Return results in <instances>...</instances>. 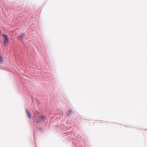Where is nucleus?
<instances>
[{"label":"nucleus","mask_w":147,"mask_h":147,"mask_svg":"<svg viewBox=\"0 0 147 147\" xmlns=\"http://www.w3.org/2000/svg\"><path fill=\"white\" fill-rule=\"evenodd\" d=\"M2 35L3 37H4V45H7L9 42L8 38L7 36L5 34H3Z\"/></svg>","instance_id":"1"},{"label":"nucleus","mask_w":147,"mask_h":147,"mask_svg":"<svg viewBox=\"0 0 147 147\" xmlns=\"http://www.w3.org/2000/svg\"><path fill=\"white\" fill-rule=\"evenodd\" d=\"M73 113V111L71 109H69L66 112L67 115L68 116H70Z\"/></svg>","instance_id":"2"},{"label":"nucleus","mask_w":147,"mask_h":147,"mask_svg":"<svg viewBox=\"0 0 147 147\" xmlns=\"http://www.w3.org/2000/svg\"><path fill=\"white\" fill-rule=\"evenodd\" d=\"M25 36V34L24 33L21 34L20 35L18 36V38L20 40H22L23 39L24 37Z\"/></svg>","instance_id":"3"},{"label":"nucleus","mask_w":147,"mask_h":147,"mask_svg":"<svg viewBox=\"0 0 147 147\" xmlns=\"http://www.w3.org/2000/svg\"><path fill=\"white\" fill-rule=\"evenodd\" d=\"M26 113H27V116L30 119H31V113L30 112H29V111L27 109L26 110Z\"/></svg>","instance_id":"4"},{"label":"nucleus","mask_w":147,"mask_h":147,"mask_svg":"<svg viewBox=\"0 0 147 147\" xmlns=\"http://www.w3.org/2000/svg\"><path fill=\"white\" fill-rule=\"evenodd\" d=\"M3 61V59L2 57L0 56V62L2 63Z\"/></svg>","instance_id":"5"},{"label":"nucleus","mask_w":147,"mask_h":147,"mask_svg":"<svg viewBox=\"0 0 147 147\" xmlns=\"http://www.w3.org/2000/svg\"><path fill=\"white\" fill-rule=\"evenodd\" d=\"M40 118L41 119H43L44 118V117L43 116H42L40 117Z\"/></svg>","instance_id":"6"},{"label":"nucleus","mask_w":147,"mask_h":147,"mask_svg":"<svg viewBox=\"0 0 147 147\" xmlns=\"http://www.w3.org/2000/svg\"><path fill=\"white\" fill-rule=\"evenodd\" d=\"M1 34V32H0V35Z\"/></svg>","instance_id":"7"}]
</instances>
